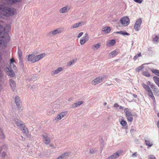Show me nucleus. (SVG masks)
I'll use <instances>...</instances> for the list:
<instances>
[{"label":"nucleus","mask_w":159,"mask_h":159,"mask_svg":"<svg viewBox=\"0 0 159 159\" xmlns=\"http://www.w3.org/2000/svg\"><path fill=\"white\" fill-rule=\"evenodd\" d=\"M0 47L2 48H5L9 39L8 32L11 30V25H6L3 28L0 25Z\"/></svg>","instance_id":"f257e3e1"},{"label":"nucleus","mask_w":159,"mask_h":159,"mask_svg":"<svg viewBox=\"0 0 159 159\" xmlns=\"http://www.w3.org/2000/svg\"><path fill=\"white\" fill-rule=\"evenodd\" d=\"M43 142L46 144H48L51 141L50 138L47 133H44L41 135Z\"/></svg>","instance_id":"423d86ee"},{"label":"nucleus","mask_w":159,"mask_h":159,"mask_svg":"<svg viewBox=\"0 0 159 159\" xmlns=\"http://www.w3.org/2000/svg\"><path fill=\"white\" fill-rule=\"evenodd\" d=\"M63 31L62 29L58 28L56 30L50 32L47 34L48 36H52L61 33Z\"/></svg>","instance_id":"39448f33"},{"label":"nucleus","mask_w":159,"mask_h":159,"mask_svg":"<svg viewBox=\"0 0 159 159\" xmlns=\"http://www.w3.org/2000/svg\"><path fill=\"white\" fill-rule=\"evenodd\" d=\"M145 144L149 147H151L153 145V143L149 139H145Z\"/></svg>","instance_id":"aec40b11"},{"label":"nucleus","mask_w":159,"mask_h":159,"mask_svg":"<svg viewBox=\"0 0 159 159\" xmlns=\"http://www.w3.org/2000/svg\"><path fill=\"white\" fill-rule=\"evenodd\" d=\"M132 116H126L127 119L129 122H131L133 120V117Z\"/></svg>","instance_id":"79ce46f5"},{"label":"nucleus","mask_w":159,"mask_h":159,"mask_svg":"<svg viewBox=\"0 0 159 159\" xmlns=\"http://www.w3.org/2000/svg\"><path fill=\"white\" fill-rule=\"evenodd\" d=\"M20 64L21 65H22V64H23V62L22 61V58L21 59V60H20Z\"/></svg>","instance_id":"774afa93"},{"label":"nucleus","mask_w":159,"mask_h":159,"mask_svg":"<svg viewBox=\"0 0 159 159\" xmlns=\"http://www.w3.org/2000/svg\"><path fill=\"white\" fill-rule=\"evenodd\" d=\"M141 56V53H139L138 54L136 55L134 57L133 59L134 60H136L138 57Z\"/></svg>","instance_id":"a18cd8bd"},{"label":"nucleus","mask_w":159,"mask_h":159,"mask_svg":"<svg viewBox=\"0 0 159 159\" xmlns=\"http://www.w3.org/2000/svg\"><path fill=\"white\" fill-rule=\"evenodd\" d=\"M28 61H30L32 63L36 62V57L33 54L29 55L27 57Z\"/></svg>","instance_id":"1a4fd4ad"},{"label":"nucleus","mask_w":159,"mask_h":159,"mask_svg":"<svg viewBox=\"0 0 159 159\" xmlns=\"http://www.w3.org/2000/svg\"><path fill=\"white\" fill-rule=\"evenodd\" d=\"M27 87L28 88H30L31 89H33V87L31 84L27 85Z\"/></svg>","instance_id":"4d7b16f0"},{"label":"nucleus","mask_w":159,"mask_h":159,"mask_svg":"<svg viewBox=\"0 0 159 159\" xmlns=\"http://www.w3.org/2000/svg\"><path fill=\"white\" fill-rule=\"evenodd\" d=\"M159 40V37L157 35H156L155 37L153 38V41L154 42H158Z\"/></svg>","instance_id":"e433bc0d"},{"label":"nucleus","mask_w":159,"mask_h":159,"mask_svg":"<svg viewBox=\"0 0 159 159\" xmlns=\"http://www.w3.org/2000/svg\"><path fill=\"white\" fill-rule=\"evenodd\" d=\"M120 124L123 126H125L127 124L126 122L125 121L123 120H122L121 121H120Z\"/></svg>","instance_id":"ea45409f"},{"label":"nucleus","mask_w":159,"mask_h":159,"mask_svg":"<svg viewBox=\"0 0 159 159\" xmlns=\"http://www.w3.org/2000/svg\"><path fill=\"white\" fill-rule=\"evenodd\" d=\"M142 22V20L140 19H139L136 20L134 26V29L136 31H138L139 30Z\"/></svg>","instance_id":"9d476101"},{"label":"nucleus","mask_w":159,"mask_h":159,"mask_svg":"<svg viewBox=\"0 0 159 159\" xmlns=\"http://www.w3.org/2000/svg\"><path fill=\"white\" fill-rule=\"evenodd\" d=\"M54 112H55V111L54 110H52L51 111H50V112H49L50 113H49V114H53L54 113Z\"/></svg>","instance_id":"e2e57ef3"},{"label":"nucleus","mask_w":159,"mask_h":159,"mask_svg":"<svg viewBox=\"0 0 159 159\" xmlns=\"http://www.w3.org/2000/svg\"><path fill=\"white\" fill-rule=\"evenodd\" d=\"M115 43V40L114 39H112L108 41L107 43V45L108 47H110L114 45Z\"/></svg>","instance_id":"412c9836"},{"label":"nucleus","mask_w":159,"mask_h":159,"mask_svg":"<svg viewBox=\"0 0 159 159\" xmlns=\"http://www.w3.org/2000/svg\"><path fill=\"white\" fill-rule=\"evenodd\" d=\"M102 31L105 33H109L111 31V29L110 27L107 26L102 28Z\"/></svg>","instance_id":"a878e982"},{"label":"nucleus","mask_w":159,"mask_h":159,"mask_svg":"<svg viewBox=\"0 0 159 159\" xmlns=\"http://www.w3.org/2000/svg\"><path fill=\"white\" fill-rule=\"evenodd\" d=\"M29 154L31 156H33L34 154L33 152L32 151L29 152Z\"/></svg>","instance_id":"0e129e2a"},{"label":"nucleus","mask_w":159,"mask_h":159,"mask_svg":"<svg viewBox=\"0 0 159 159\" xmlns=\"http://www.w3.org/2000/svg\"><path fill=\"white\" fill-rule=\"evenodd\" d=\"M142 85L143 87V88L146 90V91H147L149 89H150L148 86L147 85L144 84H142Z\"/></svg>","instance_id":"c9c22d12"},{"label":"nucleus","mask_w":159,"mask_h":159,"mask_svg":"<svg viewBox=\"0 0 159 159\" xmlns=\"http://www.w3.org/2000/svg\"><path fill=\"white\" fill-rule=\"evenodd\" d=\"M96 151L94 148H90L89 150V152L91 154H94L96 152Z\"/></svg>","instance_id":"a19ab883"},{"label":"nucleus","mask_w":159,"mask_h":159,"mask_svg":"<svg viewBox=\"0 0 159 159\" xmlns=\"http://www.w3.org/2000/svg\"><path fill=\"white\" fill-rule=\"evenodd\" d=\"M134 1L137 3L140 4L143 2V0H133Z\"/></svg>","instance_id":"603ef678"},{"label":"nucleus","mask_w":159,"mask_h":159,"mask_svg":"<svg viewBox=\"0 0 159 159\" xmlns=\"http://www.w3.org/2000/svg\"><path fill=\"white\" fill-rule=\"evenodd\" d=\"M37 78V76L36 75H33L31 77V78L30 80L31 81H34V80H35Z\"/></svg>","instance_id":"c03bdc74"},{"label":"nucleus","mask_w":159,"mask_h":159,"mask_svg":"<svg viewBox=\"0 0 159 159\" xmlns=\"http://www.w3.org/2000/svg\"><path fill=\"white\" fill-rule=\"evenodd\" d=\"M6 153L5 151H3L2 153L1 154V157L3 158H4L6 155Z\"/></svg>","instance_id":"de8ad7c7"},{"label":"nucleus","mask_w":159,"mask_h":159,"mask_svg":"<svg viewBox=\"0 0 159 159\" xmlns=\"http://www.w3.org/2000/svg\"><path fill=\"white\" fill-rule=\"evenodd\" d=\"M104 145V142L103 139L101 140V142L100 143V147L101 149H102Z\"/></svg>","instance_id":"3c124183"},{"label":"nucleus","mask_w":159,"mask_h":159,"mask_svg":"<svg viewBox=\"0 0 159 159\" xmlns=\"http://www.w3.org/2000/svg\"><path fill=\"white\" fill-rule=\"evenodd\" d=\"M124 111L125 113L126 116H133L131 113V111L128 108H125Z\"/></svg>","instance_id":"b1692460"},{"label":"nucleus","mask_w":159,"mask_h":159,"mask_svg":"<svg viewBox=\"0 0 159 159\" xmlns=\"http://www.w3.org/2000/svg\"><path fill=\"white\" fill-rule=\"evenodd\" d=\"M15 122L17 125L18 126L20 129L24 125L23 124L21 121L18 119H16L15 120Z\"/></svg>","instance_id":"a211bd4d"},{"label":"nucleus","mask_w":159,"mask_h":159,"mask_svg":"<svg viewBox=\"0 0 159 159\" xmlns=\"http://www.w3.org/2000/svg\"><path fill=\"white\" fill-rule=\"evenodd\" d=\"M115 80L118 83H120L121 82V80L120 79L118 78H116L115 79Z\"/></svg>","instance_id":"6e6d98bb"},{"label":"nucleus","mask_w":159,"mask_h":159,"mask_svg":"<svg viewBox=\"0 0 159 159\" xmlns=\"http://www.w3.org/2000/svg\"><path fill=\"white\" fill-rule=\"evenodd\" d=\"M69 155V153L68 152H64L55 159H66V157Z\"/></svg>","instance_id":"2eb2a0df"},{"label":"nucleus","mask_w":159,"mask_h":159,"mask_svg":"<svg viewBox=\"0 0 159 159\" xmlns=\"http://www.w3.org/2000/svg\"><path fill=\"white\" fill-rule=\"evenodd\" d=\"M114 106L117 110H119L120 109H123V107H122L119 105L117 103H115L114 104Z\"/></svg>","instance_id":"2f4dec72"},{"label":"nucleus","mask_w":159,"mask_h":159,"mask_svg":"<svg viewBox=\"0 0 159 159\" xmlns=\"http://www.w3.org/2000/svg\"><path fill=\"white\" fill-rule=\"evenodd\" d=\"M8 4H12L17 2L19 0H5Z\"/></svg>","instance_id":"c756f323"},{"label":"nucleus","mask_w":159,"mask_h":159,"mask_svg":"<svg viewBox=\"0 0 159 159\" xmlns=\"http://www.w3.org/2000/svg\"><path fill=\"white\" fill-rule=\"evenodd\" d=\"M74 2H79L80 3V0H72Z\"/></svg>","instance_id":"338daca9"},{"label":"nucleus","mask_w":159,"mask_h":159,"mask_svg":"<svg viewBox=\"0 0 159 159\" xmlns=\"http://www.w3.org/2000/svg\"><path fill=\"white\" fill-rule=\"evenodd\" d=\"M67 114V111L62 112L58 114L55 120L56 121L60 120L62 118L66 116Z\"/></svg>","instance_id":"6e6552de"},{"label":"nucleus","mask_w":159,"mask_h":159,"mask_svg":"<svg viewBox=\"0 0 159 159\" xmlns=\"http://www.w3.org/2000/svg\"><path fill=\"white\" fill-rule=\"evenodd\" d=\"M153 79L156 84L159 87V78L157 76H154L153 77Z\"/></svg>","instance_id":"473e14b6"},{"label":"nucleus","mask_w":159,"mask_h":159,"mask_svg":"<svg viewBox=\"0 0 159 159\" xmlns=\"http://www.w3.org/2000/svg\"><path fill=\"white\" fill-rule=\"evenodd\" d=\"M101 46L100 43H98L96 44H93L92 46V49L94 51L97 50Z\"/></svg>","instance_id":"5701e85b"},{"label":"nucleus","mask_w":159,"mask_h":159,"mask_svg":"<svg viewBox=\"0 0 159 159\" xmlns=\"http://www.w3.org/2000/svg\"><path fill=\"white\" fill-rule=\"evenodd\" d=\"M18 55L19 57L20 60H21L22 58V52L21 50L19 49H18Z\"/></svg>","instance_id":"f704fd0d"},{"label":"nucleus","mask_w":159,"mask_h":159,"mask_svg":"<svg viewBox=\"0 0 159 159\" xmlns=\"http://www.w3.org/2000/svg\"><path fill=\"white\" fill-rule=\"evenodd\" d=\"M147 85H150V86L152 84L151 82L150 81H148L147 83Z\"/></svg>","instance_id":"69168bd1"},{"label":"nucleus","mask_w":159,"mask_h":159,"mask_svg":"<svg viewBox=\"0 0 159 159\" xmlns=\"http://www.w3.org/2000/svg\"><path fill=\"white\" fill-rule=\"evenodd\" d=\"M118 53L117 50H115L110 53L109 54V56L110 57H112L116 55Z\"/></svg>","instance_id":"bb28decb"},{"label":"nucleus","mask_w":159,"mask_h":159,"mask_svg":"<svg viewBox=\"0 0 159 159\" xmlns=\"http://www.w3.org/2000/svg\"><path fill=\"white\" fill-rule=\"evenodd\" d=\"M121 24L124 26H128L129 23V20L128 16H125L121 18L120 20Z\"/></svg>","instance_id":"20e7f679"},{"label":"nucleus","mask_w":159,"mask_h":159,"mask_svg":"<svg viewBox=\"0 0 159 159\" xmlns=\"http://www.w3.org/2000/svg\"><path fill=\"white\" fill-rule=\"evenodd\" d=\"M117 34H120L123 35H129V34L128 33H127L125 31H118L116 32Z\"/></svg>","instance_id":"7c9ffc66"},{"label":"nucleus","mask_w":159,"mask_h":159,"mask_svg":"<svg viewBox=\"0 0 159 159\" xmlns=\"http://www.w3.org/2000/svg\"><path fill=\"white\" fill-rule=\"evenodd\" d=\"M89 38H86V37H82L80 40V43L81 45H83L84 44V43L88 41L89 40Z\"/></svg>","instance_id":"c85d7f7f"},{"label":"nucleus","mask_w":159,"mask_h":159,"mask_svg":"<svg viewBox=\"0 0 159 159\" xmlns=\"http://www.w3.org/2000/svg\"><path fill=\"white\" fill-rule=\"evenodd\" d=\"M150 87L152 88L153 89V90H155V86L153 85L152 84H151L150 85Z\"/></svg>","instance_id":"052dcab7"},{"label":"nucleus","mask_w":159,"mask_h":159,"mask_svg":"<svg viewBox=\"0 0 159 159\" xmlns=\"http://www.w3.org/2000/svg\"><path fill=\"white\" fill-rule=\"evenodd\" d=\"M24 133L27 135L28 133V130L27 128L25 127V125L20 129Z\"/></svg>","instance_id":"cd10ccee"},{"label":"nucleus","mask_w":159,"mask_h":159,"mask_svg":"<svg viewBox=\"0 0 159 159\" xmlns=\"http://www.w3.org/2000/svg\"><path fill=\"white\" fill-rule=\"evenodd\" d=\"M143 68V65H142L140 66H139L138 68H136V70L137 72H139L141 70H142V69Z\"/></svg>","instance_id":"58836bf2"},{"label":"nucleus","mask_w":159,"mask_h":159,"mask_svg":"<svg viewBox=\"0 0 159 159\" xmlns=\"http://www.w3.org/2000/svg\"><path fill=\"white\" fill-rule=\"evenodd\" d=\"M9 83L13 91H14L16 88V84L15 81L12 79L9 80Z\"/></svg>","instance_id":"f3484780"},{"label":"nucleus","mask_w":159,"mask_h":159,"mask_svg":"<svg viewBox=\"0 0 159 159\" xmlns=\"http://www.w3.org/2000/svg\"><path fill=\"white\" fill-rule=\"evenodd\" d=\"M103 80V77L102 76L98 77L92 81L91 84L93 85H96L100 83Z\"/></svg>","instance_id":"0eeeda50"},{"label":"nucleus","mask_w":159,"mask_h":159,"mask_svg":"<svg viewBox=\"0 0 159 159\" xmlns=\"http://www.w3.org/2000/svg\"><path fill=\"white\" fill-rule=\"evenodd\" d=\"M149 96L150 98L152 99L153 101L154 102H156L155 99L153 94H152V95H149Z\"/></svg>","instance_id":"8fccbe9b"},{"label":"nucleus","mask_w":159,"mask_h":159,"mask_svg":"<svg viewBox=\"0 0 159 159\" xmlns=\"http://www.w3.org/2000/svg\"><path fill=\"white\" fill-rule=\"evenodd\" d=\"M6 73L10 77H13L15 75V73L10 67L7 68Z\"/></svg>","instance_id":"4468645a"},{"label":"nucleus","mask_w":159,"mask_h":159,"mask_svg":"<svg viewBox=\"0 0 159 159\" xmlns=\"http://www.w3.org/2000/svg\"><path fill=\"white\" fill-rule=\"evenodd\" d=\"M84 37H86V38L87 39V38H89V36H88V34L86 33L85 34V36H84Z\"/></svg>","instance_id":"680f3d73"},{"label":"nucleus","mask_w":159,"mask_h":159,"mask_svg":"<svg viewBox=\"0 0 159 159\" xmlns=\"http://www.w3.org/2000/svg\"><path fill=\"white\" fill-rule=\"evenodd\" d=\"M83 103V101H77L73 104L71 105V107L72 108H75L81 105Z\"/></svg>","instance_id":"6ab92c4d"},{"label":"nucleus","mask_w":159,"mask_h":159,"mask_svg":"<svg viewBox=\"0 0 159 159\" xmlns=\"http://www.w3.org/2000/svg\"><path fill=\"white\" fill-rule=\"evenodd\" d=\"M75 62L74 60H72L69 62H68L67 64V66H70L72 64H73Z\"/></svg>","instance_id":"37998d69"},{"label":"nucleus","mask_w":159,"mask_h":159,"mask_svg":"<svg viewBox=\"0 0 159 159\" xmlns=\"http://www.w3.org/2000/svg\"><path fill=\"white\" fill-rule=\"evenodd\" d=\"M143 74L146 77H149L150 76V73H148V72H147L146 71H143Z\"/></svg>","instance_id":"4c0bfd02"},{"label":"nucleus","mask_w":159,"mask_h":159,"mask_svg":"<svg viewBox=\"0 0 159 159\" xmlns=\"http://www.w3.org/2000/svg\"><path fill=\"white\" fill-rule=\"evenodd\" d=\"M148 93V96H149V95H152V92L151 90V89H149V90H148V91H147Z\"/></svg>","instance_id":"5fc2aeb1"},{"label":"nucleus","mask_w":159,"mask_h":159,"mask_svg":"<svg viewBox=\"0 0 159 159\" xmlns=\"http://www.w3.org/2000/svg\"><path fill=\"white\" fill-rule=\"evenodd\" d=\"M84 24L85 23L83 21L79 22L78 23H76L73 25L72 26H71L70 29H72L74 28H75L79 27L81 26L82 25H84Z\"/></svg>","instance_id":"f8f14e48"},{"label":"nucleus","mask_w":159,"mask_h":159,"mask_svg":"<svg viewBox=\"0 0 159 159\" xmlns=\"http://www.w3.org/2000/svg\"><path fill=\"white\" fill-rule=\"evenodd\" d=\"M149 159H157L154 155H149L148 156Z\"/></svg>","instance_id":"49530a36"},{"label":"nucleus","mask_w":159,"mask_h":159,"mask_svg":"<svg viewBox=\"0 0 159 159\" xmlns=\"http://www.w3.org/2000/svg\"><path fill=\"white\" fill-rule=\"evenodd\" d=\"M131 156L133 157H136L137 156V152H135Z\"/></svg>","instance_id":"bf43d9fd"},{"label":"nucleus","mask_w":159,"mask_h":159,"mask_svg":"<svg viewBox=\"0 0 159 159\" xmlns=\"http://www.w3.org/2000/svg\"><path fill=\"white\" fill-rule=\"evenodd\" d=\"M10 66L9 67H10L11 69L12 68L15 70L16 69V66L14 64V62H15V60L13 58L10 59Z\"/></svg>","instance_id":"4be33fe9"},{"label":"nucleus","mask_w":159,"mask_h":159,"mask_svg":"<svg viewBox=\"0 0 159 159\" xmlns=\"http://www.w3.org/2000/svg\"><path fill=\"white\" fill-rule=\"evenodd\" d=\"M70 7L68 6L63 7L61 8L59 10V12L61 13H66L70 10Z\"/></svg>","instance_id":"dca6fc26"},{"label":"nucleus","mask_w":159,"mask_h":159,"mask_svg":"<svg viewBox=\"0 0 159 159\" xmlns=\"http://www.w3.org/2000/svg\"><path fill=\"white\" fill-rule=\"evenodd\" d=\"M153 73L155 74L157 76H159V71L157 70H154V69H151Z\"/></svg>","instance_id":"72a5a7b5"},{"label":"nucleus","mask_w":159,"mask_h":159,"mask_svg":"<svg viewBox=\"0 0 159 159\" xmlns=\"http://www.w3.org/2000/svg\"><path fill=\"white\" fill-rule=\"evenodd\" d=\"M45 54L42 53L39 54V55L35 56L36 61H39L40 59L43 58L45 56Z\"/></svg>","instance_id":"393cba45"},{"label":"nucleus","mask_w":159,"mask_h":159,"mask_svg":"<svg viewBox=\"0 0 159 159\" xmlns=\"http://www.w3.org/2000/svg\"><path fill=\"white\" fill-rule=\"evenodd\" d=\"M16 11V10L11 7H5L3 6V4L2 2L0 4V15L2 16L0 18H2L3 16H13Z\"/></svg>","instance_id":"f03ea898"},{"label":"nucleus","mask_w":159,"mask_h":159,"mask_svg":"<svg viewBox=\"0 0 159 159\" xmlns=\"http://www.w3.org/2000/svg\"><path fill=\"white\" fill-rule=\"evenodd\" d=\"M83 34V32H80V33L78 35V38H80V37H81L82 35Z\"/></svg>","instance_id":"13d9d810"},{"label":"nucleus","mask_w":159,"mask_h":159,"mask_svg":"<svg viewBox=\"0 0 159 159\" xmlns=\"http://www.w3.org/2000/svg\"><path fill=\"white\" fill-rule=\"evenodd\" d=\"M0 137H1L2 138H4V136L3 135V133L0 127Z\"/></svg>","instance_id":"09e8293b"},{"label":"nucleus","mask_w":159,"mask_h":159,"mask_svg":"<svg viewBox=\"0 0 159 159\" xmlns=\"http://www.w3.org/2000/svg\"><path fill=\"white\" fill-rule=\"evenodd\" d=\"M123 151L118 150L109 156L107 159H116L118 158L122 154Z\"/></svg>","instance_id":"7ed1b4c3"},{"label":"nucleus","mask_w":159,"mask_h":159,"mask_svg":"<svg viewBox=\"0 0 159 159\" xmlns=\"http://www.w3.org/2000/svg\"><path fill=\"white\" fill-rule=\"evenodd\" d=\"M154 91L155 95L157 96H159V91L157 90H154Z\"/></svg>","instance_id":"864d4df0"},{"label":"nucleus","mask_w":159,"mask_h":159,"mask_svg":"<svg viewBox=\"0 0 159 159\" xmlns=\"http://www.w3.org/2000/svg\"><path fill=\"white\" fill-rule=\"evenodd\" d=\"M15 101L16 105L17 106L18 109L19 110H22V108L20 105L21 101L19 97L17 96H16L15 98Z\"/></svg>","instance_id":"9b49d317"},{"label":"nucleus","mask_w":159,"mask_h":159,"mask_svg":"<svg viewBox=\"0 0 159 159\" xmlns=\"http://www.w3.org/2000/svg\"><path fill=\"white\" fill-rule=\"evenodd\" d=\"M62 68L61 67H59L55 70H53L51 72L52 75L53 76L57 74L61 71Z\"/></svg>","instance_id":"ddd939ff"}]
</instances>
